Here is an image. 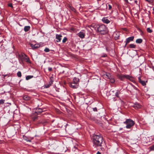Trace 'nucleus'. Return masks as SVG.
Masks as SVG:
<instances>
[{"label": "nucleus", "mask_w": 154, "mask_h": 154, "mask_svg": "<svg viewBox=\"0 0 154 154\" xmlns=\"http://www.w3.org/2000/svg\"><path fill=\"white\" fill-rule=\"evenodd\" d=\"M90 27L91 29H94L97 32L102 35H104L107 32V28L103 24L93 23L90 26Z\"/></svg>", "instance_id": "obj_1"}, {"label": "nucleus", "mask_w": 154, "mask_h": 154, "mask_svg": "<svg viewBox=\"0 0 154 154\" xmlns=\"http://www.w3.org/2000/svg\"><path fill=\"white\" fill-rule=\"evenodd\" d=\"M92 139L94 144L95 146L101 147L103 143V138L101 134L94 135Z\"/></svg>", "instance_id": "obj_2"}, {"label": "nucleus", "mask_w": 154, "mask_h": 154, "mask_svg": "<svg viewBox=\"0 0 154 154\" xmlns=\"http://www.w3.org/2000/svg\"><path fill=\"white\" fill-rule=\"evenodd\" d=\"M43 111V109L40 108H35L33 109L31 115V118L33 121L37 120V115Z\"/></svg>", "instance_id": "obj_3"}, {"label": "nucleus", "mask_w": 154, "mask_h": 154, "mask_svg": "<svg viewBox=\"0 0 154 154\" xmlns=\"http://www.w3.org/2000/svg\"><path fill=\"white\" fill-rule=\"evenodd\" d=\"M124 123L126 125V127L128 129L131 128L135 124L134 122L131 119H126Z\"/></svg>", "instance_id": "obj_4"}, {"label": "nucleus", "mask_w": 154, "mask_h": 154, "mask_svg": "<svg viewBox=\"0 0 154 154\" xmlns=\"http://www.w3.org/2000/svg\"><path fill=\"white\" fill-rule=\"evenodd\" d=\"M117 76L121 81H124L125 79H127V75H124L122 74H117Z\"/></svg>", "instance_id": "obj_5"}, {"label": "nucleus", "mask_w": 154, "mask_h": 154, "mask_svg": "<svg viewBox=\"0 0 154 154\" xmlns=\"http://www.w3.org/2000/svg\"><path fill=\"white\" fill-rule=\"evenodd\" d=\"M79 85V84L74 83L72 82H70L69 83V86L70 87L73 88H78Z\"/></svg>", "instance_id": "obj_6"}, {"label": "nucleus", "mask_w": 154, "mask_h": 154, "mask_svg": "<svg viewBox=\"0 0 154 154\" xmlns=\"http://www.w3.org/2000/svg\"><path fill=\"white\" fill-rule=\"evenodd\" d=\"M29 44L30 45V46L32 49L33 50L36 49L40 47V45L38 44H33L29 43Z\"/></svg>", "instance_id": "obj_7"}, {"label": "nucleus", "mask_w": 154, "mask_h": 154, "mask_svg": "<svg viewBox=\"0 0 154 154\" xmlns=\"http://www.w3.org/2000/svg\"><path fill=\"white\" fill-rule=\"evenodd\" d=\"M133 107L135 109H138L140 108L141 106L139 103H136L134 104Z\"/></svg>", "instance_id": "obj_8"}, {"label": "nucleus", "mask_w": 154, "mask_h": 154, "mask_svg": "<svg viewBox=\"0 0 154 154\" xmlns=\"http://www.w3.org/2000/svg\"><path fill=\"white\" fill-rule=\"evenodd\" d=\"M78 35L80 38H84L85 35L83 32H80L78 34Z\"/></svg>", "instance_id": "obj_9"}, {"label": "nucleus", "mask_w": 154, "mask_h": 154, "mask_svg": "<svg viewBox=\"0 0 154 154\" xmlns=\"http://www.w3.org/2000/svg\"><path fill=\"white\" fill-rule=\"evenodd\" d=\"M127 79L129 80L130 81L133 82H135V80L134 78L133 77L130 76L129 75H127Z\"/></svg>", "instance_id": "obj_10"}, {"label": "nucleus", "mask_w": 154, "mask_h": 154, "mask_svg": "<svg viewBox=\"0 0 154 154\" xmlns=\"http://www.w3.org/2000/svg\"><path fill=\"white\" fill-rule=\"evenodd\" d=\"M138 81L139 82L141 83L143 86L146 85V83L144 81L142 80L141 79L140 77L138 78Z\"/></svg>", "instance_id": "obj_11"}, {"label": "nucleus", "mask_w": 154, "mask_h": 154, "mask_svg": "<svg viewBox=\"0 0 154 154\" xmlns=\"http://www.w3.org/2000/svg\"><path fill=\"white\" fill-rule=\"evenodd\" d=\"M23 99L25 100H29L31 99V97L27 95H23Z\"/></svg>", "instance_id": "obj_12"}, {"label": "nucleus", "mask_w": 154, "mask_h": 154, "mask_svg": "<svg viewBox=\"0 0 154 154\" xmlns=\"http://www.w3.org/2000/svg\"><path fill=\"white\" fill-rule=\"evenodd\" d=\"M79 79L76 77H74L73 79V81L72 82L79 84Z\"/></svg>", "instance_id": "obj_13"}, {"label": "nucleus", "mask_w": 154, "mask_h": 154, "mask_svg": "<svg viewBox=\"0 0 154 154\" xmlns=\"http://www.w3.org/2000/svg\"><path fill=\"white\" fill-rule=\"evenodd\" d=\"M102 21L104 23L108 24L110 22V21L106 18H103L102 19Z\"/></svg>", "instance_id": "obj_14"}, {"label": "nucleus", "mask_w": 154, "mask_h": 154, "mask_svg": "<svg viewBox=\"0 0 154 154\" xmlns=\"http://www.w3.org/2000/svg\"><path fill=\"white\" fill-rule=\"evenodd\" d=\"M23 59L27 63H31L29 58L27 56H25Z\"/></svg>", "instance_id": "obj_15"}, {"label": "nucleus", "mask_w": 154, "mask_h": 154, "mask_svg": "<svg viewBox=\"0 0 154 154\" xmlns=\"http://www.w3.org/2000/svg\"><path fill=\"white\" fill-rule=\"evenodd\" d=\"M30 28L29 26H26L24 28V30L25 32H28Z\"/></svg>", "instance_id": "obj_16"}, {"label": "nucleus", "mask_w": 154, "mask_h": 154, "mask_svg": "<svg viewBox=\"0 0 154 154\" xmlns=\"http://www.w3.org/2000/svg\"><path fill=\"white\" fill-rule=\"evenodd\" d=\"M26 55L24 53H21L19 55V57L21 58V59L22 60L26 56Z\"/></svg>", "instance_id": "obj_17"}, {"label": "nucleus", "mask_w": 154, "mask_h": 154, "mask_svg": "<svg viewBox=\"0 0 154 154\" xmlns=\"http://www.w3.org/2000/svg\"><path fill=\"white\" fill-rule=\"evenodd\" d=\"M121 94V92L120 91L117 90L116 92L115 93V96L116 97L118 98H120L119 95Z\"/></svg>", "instance_id": "obj_18"}, {"label": "nucleus", "mask_w": 154, "mask_h": 154, "mask_svg": "<svg viewBox=\"0 0 154 154\" xmlns=\"http://www.w3.org/2000/svg\"><path fill=\"white\" fill-rule=\"evenodd\" d=\"M109 79L110 80V81L112 83H115V80L112 76L109 78Z\"/></svg>", "instance_id": "obj_19"}, {"label": "nucleus", "mask_w": 154, "mask_h": 154, "mask_svg": "<svg viewBox=\"0 0 154 154\" xmlns=\"http://www.w3.org/2000/svg\"><path fill=\"white\" fill-rule=\"evenodd\" d=\"M33 77V75H27L26 77V80H28Z\"/></svg>", "instance_id": "obj_20"}, {"label": "nucleus", "mask_w": 154, "mask_h": 154, "mask_svg": "<svg viewBox=\"0 0 154 154\" xmlns=\"http://www.w3.org/2000/svg\"><path fill=\"white\" fill-rule=\"evenodd\" d=\"M106 76L105 77L106 78H108L109 79V78H110L112 76L110 74L108 73H106Z\"/></svg>", "instance_id": "obj_21"}, {"label": "nucleus", "mask_w": 154, "mask_h": 154, "mask_svg": "<svg viewBox=\"0 0 154 154\" xmlns=\"http://www.w3.org/2000/svg\"><path fill=\"white\" fill-rule=\"evenodd\" d=\"M130 48H136L135 45L134 44H131L129 45Z\"/></svg>", "instance_id": "obj_22"}, {"label": "nucleus", "mask_w": 154, "mask_h": 154, "mask_svg": "<svg viewBox=\"0 0 154 154\" xmlns=\"http://www.w3.org/2000/svg\"><path fill=\"white\" fill-rule=\"evenodd\" d=\"M113 36L114 37L118 38L119 37V33H115L113 34Z\"/></svg>", "instance_id": "obj_23"}, {"label": "nucleus", "mask_w": 154, "mask_h": 154, "mask_svg": "<svg viewBox=\"0 0 154 154\" xmlns=\"http://www.w3.org/2000/svg\"><path fill=\"white\" fill-rule=\"evenodd\" d=\"M133 39H127L125 46H126L127 44L130 41H133Z\"/></svg>", "instance_id": "obj_24"}, {"label": "nucleus", "mask_w": 154, "mask_h": 154, "mask_svg": "<svg viewBox=\"0 0 154 154\" xmlns=\"http://www.w3.org/2000/svg\"><path fill=\"white\" fill-rule=\"evenodd\" d=\"M142 42V39H137L136 42L138 44L141 43Z\"/></svg>", "instance_id": "obj_25"}, {"label": "nucleus", "mask_w": 154, "mask_h": 154, "mask_svg": "<svg viewBox=\"0 0 154 154\" xmlns=\"http://www.w3.org/2000/svg\"><path fill=\"white\" fill-rule=\"evenodd\" d=\"M91 119L92 121H94L95 122L97 123H99L98 121L96 119L94 118L91 117Z\"/></svg>", "instance_id": "obj_26"}, {"label": "nucleus", "mask_w": 154, "mask_h": 154, "mask_svg": "<svg viewBox=\"0 0 154 154\" xmlns=\"http://www.w3.org/2000/svg\"><path fill=\"white\" fill-rule=\"evenodd\" d=\"M46 122H47L46 120H42L40 121L39 123L40 124H44L45 123H46Z\"/></svg>", "instance_id": "obj_27"}, {"label": "nucleus", "mask_w": 154, "mask_h": 154, "mask_svg": "<svg viewBox=\"0 0 154 154\" xmlns=\"http://www.w3.org/2000/svg\"><path fill=\"white\" fill-rule=\"evenodd\" d=\"M147 31L149 33H151L152 32V31L150 28H148L146 29Z\"/></svg>", "instance_id": "obj_28"}, {"label": "nucleus", "mask_w": 154, "mask_h": 154, "mask_svg": "<svg viewBox=\"0 0 154 154\" xmlns=\"http://www.w3.org/2000/svg\"><path fill=\"white\" fill-rule=\"evenodd\" d=\"M61 39H54V41L56 44L57 43V42H60Z\"/></svg>", "instance_id": "obj_29"}, {"label": "nucleus", "mask_w": 154, "mask_h": 154, "mask_svg": "<svg viewBox=\"0 0 154 154\" xmlns=\"http://www.w3.org/2000/svg\"><path fill=\"white\" fill-rule=\"evenodd\" d=\"M17 75L18 77H20L21 76V73L19 71L17 72Z\"/></svg>", "instance_id": "obj_30"}, {"label": "nucleus", "mask_w": 154, "mask_h": 154, "mask_svg": "<svg viewBox=\"0 0 154 154\" xmlns=\"http://www.w3.org/2000/svg\"><path fill=\"white\" fill-rule=\"evenodd\" d=\"M51 85L49 83L48 84H46L45 85V88H49Z\"/></svg>", "instance_id": "obj_31"}, {"label": "nucleus", "mask_w": 154, "mask_h": 154, "mask_svg": "<svg viewBox=\"0 0 154 154\" xmlns=\"http://www.w3.org/2000/svg\"><path fill=\"white\" fill-rule=\"evenodd\" d=\"M62 36L60 35L57 34L56 35V38H60L62 37Z\"/></svg>", "instance_id": "obj_32"}, {"label": "nucleus", "mask_w": 154, "mask_h": 154, "mask_svg": "<svg viewBox=\"0 0 154 154\" xmlns=\"http://www.w3.org/2000/svg\"><path fill=\"white\" fill-rule=\"evenodd\" d=\"M44 51L45 52H48L50 51V50L48 48H46L44 50Z\"/></svg>", "instance_id": "obj_33"}, {"label": "nucleus", "mask_w": 154, "mask_h": 154, "mask_svg": "<svg viewBox=\"0 0 154 154\" xmlns=\"http://www.w3.org/2000/svg\"><path fill=\"white\" fill-rule=\"evenodd\" d=\"M5 100H0V104H3L4 103Z\"/></svg>", "instance_id": "obj_34"}, {"label": "nucleus", "mask_w": 154, "mask_h": 154, "mask_svg": "<svg viewBox=\"0 0 154 154\" xmlns=\"http://www.w3.org/2000/svg\"><path fill=\"white\" fill-rule=\"evenodd\" d=\"M150 149L151 150H154V145L150 146Z\"/></svg>", "instance_id": "obj_35"}, {"label": "nucleus", "mask_w": 154, "mask_h": 154, "mask_svg": "<svg viewBox=\"0 0 154 154\" xmlns=\"http://www.w3.org/2000/svg\"><path fill=\"white\" fill-rule=\"evenodd\" d=\"M53 81L51 79L50 80L49 82V84H50L51 85L53 83Z\"/></svg>", "instance_id": "obj_36"}, {"label": "nucleus", "mask_w": 154, "mask_h": 154, "mask_svg": "<svg viewBox=\"0 0 154 154\" xmlns=\"http://www.w3.org/2000/svg\"><path fill=\"white\" fill-rule=\"evenodd\" d=\"M92 109L93 110L94 112H97V109L96 107L93 108Z\"/></svg>", "instance_id": "obj_37"}, {"label": "nucleus", "mask_w": 154, "mask_h": 154, "mask_svg": "<svg viewBox=\"0 0 154 154\" xmlns=\"http://www.w3.org/2000/svg\"><path fill=\"white\" fill-rule=\"evenodd\" d=\"M8 6L10 7H11V8L13 7L12 5V3H10L8 4Z\"/></svg>", "instance_id": "obj_38"}, {"label": "nucleus", "mask_w": 154, "mask_h": 154, "mask_svg": "<svg viewBox=\"0 0 154 154\" xmlns=\"http://www.w3.org/2000/svg\"><path fill=\"white\" fill-rule=\"evenodd\" d=\"M48 70L49 72L51 71L52 70V68L51 67H48Z\"/></svg>", "instance_id": "obj_39"}, {"label": "nucleus", "mask_w": 154, "mask_h": 154, "mask_svg": "<svg viewBox=\"0 0 154 154\" xmlns=\"http://www.w3.org/2000/svg\"><path fill=\"white\" fill-rule=\"evenodd\" d=\"M139 31L140 32V34H141V35H142V34H143V32L140 29L139 30Z\"/></svg>", "instance_id": "obj_40"}, {"label": "nucleus", "mask_w": 154, "mask_h": 154, "mask_svg": "<svg viewBox=\"0 0 154 154\" xmlns=\"http://www.w3.org/2000/svg\"><path fill=\"white\" fill-rule=\"evenodd\" d=\"M108 6H109V10L111 9V8H112L111 6L110 5H108Z\"/></svg>", "instance_id": "obj_41"}, {"label": "nucleus", "mask_w": 154, "mask_h": 154, "mask_svg": "<svg viewBox=\"0 0 154 154\" xmlns=\"http://www.w3.org/2000/svg\"><path fill=\"white\" fill-rule=\"evenodd\" d=\"M67 39H63V43H65V42L66 41H67Z\"/></svg>", "instance_id": "obj_42"}, {"label": "nucleus", "mask_w": 154, "mask_h": 154, "mask_svg": "<svg viewBox=\"0 0 154 154\" xmlns=\"http://www.w3.org/2000/svg\"><path fill=\"white\" fill-rule=\"evenodd\" d=\"M132 86H133L134 89L136 90H137V88L136 87H135V86H134V85H132Z\"/></svg>", "instance_id": "obj_43"}, {"label": "nucleus", "mask_w": 154, "mask_h": 154, "mask_svg": "<svg viewBox=\"0 0 154 154\" xmlns=\"http://www.w3.org/2000/svg\"><path fill=\"white\" fill-rule=\"evenodd\" d=\"M134 38V37L133 36H131V37H128L127 38L131 39V38Z\"/></svg>", "instance_id": "obj_44"}, {"label": "nucleus", "mask_w": 154, "mask_h": 154, "mask_svg": "<svg viewBox=\"0 0 154 154\" xmlns=\"http://www.w3.org/2000/svg\"><path fill=\"white\" fill-rule=\"evenodd\" d=\"M127 3H128V0H124Z\"/></svg>", "instance_id": "obj_45"}, {"label": "nucleus", "mask_w": 154, "mask_h": 154, "mask_svg": "<svg viewBox=\"0 0 154 154\" xmlns=\"http://www.w3.org/2000/svg\"><path fill=\"white\" fill-rule=\"evenodd\" d=\"M96 154H101V153L100 152L98 151Z\"/></svg>", "instance_id": "obj_46"}, {"label": "nucleus", "mask_w": 154, "mask_h": 154, "mask_svg": "<svg viewBox=\"0 0 154 154\" xmlns=\"http://www.w3.org/2000/svg\"><path fill=\"white\" fill-rule=\"evenodd\" d=\"M26 140L27 141H29V142H31V140H27V139H26Z\"/></svg>", "instance_id": "obj_47"}, {"label": "nucleus", "mask_w": 154, "mask_h": 154, "mask_svg": "<svg viewBox=\"0 0 154 154\" xmlns=\"http://www.w3.org/2000/svg\"><path fill=\"white\" fill-rule=\"evenodd\" d=\"M4 75V78H5V77H6V76L7 75Z\"/></svg>", "instance_id": "obj_48"}, {"label": "nucleus", "mask_w": 154, "mask_h": 154, "mask_svg": "<svg viewBox=\"0 0 154 154\" xmlns=\"http://www.w3.org/2000/svg\"><path fill=\"white\" fill-rule=\"evenodd\" d=\"M134 2H135V3H137V1H135Z\"/></svg>", "instance_id": "obj_49"}, {"label": "nucleus", "mask_w": 154, "mask_h": 154, "mask_svg": "<svg viewBox=\"0 0 154 154\" xmlns=\"http://www.w3.org/2000/svg\"><path fill=\"white\" fill-rule=\"evenodd\" d=\"M63 38H64V39L67 38L66 37H64Z\"/></svg>", "instance_id": "obj_50"}, {"label": "nucleus", "mask_w": 154, "mask_h": 154, "mask_svg": "<svg viewBox=\"0 0 154 154\" xmlns=\"http://www.w3.org/2000/svg\"><path fill=\"white\" fill-rule=\"evenodd\" d=\"M153 11H154V8H153Z\"/></svg>", "instance_id": "obj_51"}, {"label": "nucleus", "mask_w": 154, "mask_h": 154, "mask_svg": "<svg viewBox=\"0 0 154 154\" xmlns=\"http://www.w3.org/2000/svg\"><path fill=\"white\" fill-rule=\"evenodd\" d=\"M97 0V1H101V0Z\"/></svg>", "instance_id": "obj_52"}, {"label": "nucleus", "mask_w": 154, "mask_h": 154, "mask_svg": "<svg viewBox=\"0 0 154 154\" xmlns=\"http://www.w3.org/2000/svg\"><path fill=\"white\" fill-rule=\"evenodd\" d=\"M152 14H154V12H152Z\"/></svg>", "instance_id": "obj_53"}]
</instances>
